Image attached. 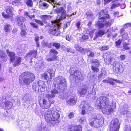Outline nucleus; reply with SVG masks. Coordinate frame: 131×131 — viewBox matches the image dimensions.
<instances>
[{
  "instance_id": "obj_1",
  "label": "nucleus",
  "mask_w": 131,
  "mask_h": 131,
  "mask_svg": "<svg viewBox=\"0 0 131 131\" xmlns=\"http://www.w3.org/2000/svg\"><path fill=\"white\" fill-rule=\"evenodd\" d=\"M108 94L107 96H102L98 98L95 104V107L97 110L101 109L103 114L111 115L114 112V109L116 108V103L112 101L110 103L108 98Z\"/></svg>"
},
{
  "instance_id": "obj_2",
  "label": "nucleus",
  "mask_w": 131,
  "mask_h": 131,
  "mask_svg": "<svg viewBox=\"0 0 131 131\" xmlns=\"http://www.w3.org/2000/svg\"><path fill=\"white\" fill-rule=\"evenodd\" d=\"M56 12L58 14H60V16L58 18H57L56 20L52 21V25L51 27L53 28L50 29L49 31V32L55 36H59L60 35V32L59 30L61 26V23H60V20L63 19L65 18L67 16L66 11L62 7H61L60 8H58L56 10ZM76 12L72 14L71 15H68L67 16L69 17L72 16V15H75Z\"/></svg>"
},
{
  "instance_id": "obj_3",
  "label": "nucleus",
  "mask_w": 131,
  "mask_h": 131,
  "mask_svg": "<svg viewBox=\"0 0 131 131\" xmlns=\"http://www.w3.org/2000/svg\"><path fill=\"white\" fill-rule=\"evenodd\" d=\"M66 80L63 77H59L55 78L54 82V84L55 85L54 88L46 95V97L48 99L54 98L56 94L66 89Z\"/></svg>"
},
{
  "instance_id": "obj_4",
  "label": "nucleus",
  "mask_w": 131,
  "mask_h": 131,
  "mask_svg": "<svg viewBox=\"0 0 131 131\" xmlns=\"http://www.w3.org/2000/svg\"><path fill=\"white\" fill-rule=\"evenodd\" d=\"M59 112L55 109L51 108L47 110L44 113V117L46 122L50 125L54 126L59 123Z\"/></svg>"
},
{
  "instance_id": "obj_5",
  "label": "nucleus",
  "mask_w": 131,
  "mask_h": 131,
  "mask_svg": "<svg viewBox=\"0 0 131 131\" xmlns=\"http://www.w3.org/2000/svg\"><path fill=\"white\" fill-rule=\"evenodd\" d=\"M108 12L106 10H101L100 13V15H105L106 16H99L98 17L99 20L96 23L95 26L99 28H103L105 25L110 26L111 25V20L109 18V15L107 14Z\"/></svg>"
},
{
  "instance_id": "obj_6",
  "label": "nucleus",
  "mask_w": 131,
  "mask_h": 131,
  "mask_svg": "<svg viewBox=\"0 0 131 131\" xmlns=\"http://www.w3.org/2000/svg\"><path fill=\"white\" fill-rule=\"evenodd\" d=\"M103 57L107 64H109L111 63V64L113 65V69L115 72L118 73L122 71V66L119 63H114V62L115 61V59L114 58H109L110 53L109 52L104 53L103 55Z\"/></svg>"
},
{
  "instance_id": "obj_7",
  "label": "nucleus",
  "mask_w": 131,
  "mask_h": 131,
  "mask_svg": "<svg viewBox=\"0 0 131 131\" xmlns=\"http://www.w3.org/2000/svg\"><path fill=\"white\" fill-rule=\"evenodd\" d=\"M35 78V76L33 74L29 72H25L20 75L19 82L22 85H27L34 80Z\"/></svg>"
},
{
  "instance_id": "obj_8",
  "label": "nucleus",
  "mask_w": 131,
  "mask_h": 131,
  "mask_svg": "<svg viewBox=\"0 0 131 131\" xmlns=\"http://www.w3.org/2000/svg\"><path fill=\"white\" fill-rule=\"evenodd\" d=\"M90 124L92 127H98L103 124L104 118L102 115L93 114L90 118Z\"/></svg>"
},
{
  "instance_id": "obj_9",
  "label": "nucleus",
  "mask_w": 131,
  "mask_h": 131,
  "mask_svg": "<svg viewBox=\"0 0 131 131\" xmlns=\"http://www.w3.org/2000/svg\"><path fill=\"white\" fill-rule=\"evenodd\" d=\"M46 85L44 82L41 81H36L32 85L33 89L35 91L44 92L46 90Z\"/></svg>"
},
{
  "instance_id": "obj_10",
  "label": "nucleus",
  "mask_w": 131,
  "mask_h": 131,
  "mask_svg": "<svg viewBox=\"0 0 131 131\" xmlns=\"http://www.w3.org/2000/svg\"><path fill=\"white\" fill-rule=\"evenodd\" d=\"M93 88L94 86H91L89 89L85 85H84L78 89V92L79 95L82 96H83L85 94L88 95L92 93Z\"/></svg>"
},
{
  "instance_id": "obj_11",
  "label": "nucleus",
  "mask_w": 131,
  "mask_h": 131,
  "mask_svg": "<svg viewBox=\"0 0 131 131\" xmlns=\"http://www.w3.org/2000/svg\"><path fill=\"white\" fill-rule=\"evenodd\" d=\"M108 31V30L106 32L105 31L100 30L97 31V30L95 29L92 30L91 29L87 30L86 33L89 34L91 37H93V33L95 32V37L94 38V39H95L97 37H102V36L104 35V34Z\"/></svg>"
},
{
  "instance_id": "obj_12",
  "label": "nucleus",
  "mask_w": 131,
  "mask_h": 131,
  "mask_svg": "<svg viewBox=\"0 0 131 131\" xmlns=\"http://www.w3.org/2000/svg\"><path fill=\"white\" fill-rule=\"evenodd\" d=\"M80 107L82 109L81 114L83 115H84L85 112H88L93 110V107L91 106L86 101L82 102Z\"/></svg>"
},
{
  "instance_id": "obj_13",
  "label": "nucleus",
  "mask_w": 131,
  "mask_h": 131,
  "mask_svg": "<svg viewBox=\"0 0 131 131\" xmlns=\"http://www.w3.org/2000/svg\"><path fill=\"white\" fill-rule=\"evenodd\" d=\"M120 124L118 119L116 118L113 119L111 122L110 125V131H119Z\"/></svg>"
},
{
  "instance_id": "obj_14",
  "label": "nucleus",
  "mask_w": 131,
  "mask_h": 131,
  "mask_svg": "<svg viewBox=\"0 0 131 131\" xmlns=\"http://www.w3.org/2000/svg\"><path fill=\"white\" fill-rule=\"evenodd\" d=\"M0 105L2 107L9 110L10 109L13 105L12 102L9 101H5L4 100L0 101Z\"/></svg>"
},
{
  "instance_id": "obj_15",
  "label": "nucleus",
  "mask_w": 131,
  "mask_h": 131,
  "mask_svg": "<svg viewBox=\"0 0 131 131\" xmlns=\"http://www.w3.org/2000/svg\"><path fill=\"white\" fill-rule=\"evenodd\" d=\"M70 74L73 76L76 80H81L83 79V77L81 73L78 71H74L71 70H69Z\"/></svg>"
},
{
  "instance_id": "obj_16",
  "label": "nucleus",
  "mask_w": 131,
  "mask_h": 131,
  "mask_svg": "<svg viewBox=\"0 0 131 131\" xmlns=\"http://www.w3.org/2000/svg\"><path fill=\"white\" fill-rule=\"evenodd\" d=\"M14 10L13 8L12 7H9L7 8L6 10V12L7 14H6L4 12L2 13V15L3 17L6 18H8L10 17H12L14 14L13 13Z\"/></svg>"
},
{
  "instance_id": "obj_17",
  "label": "nucleus",
  "mask_w": 131,
  "mask_h": 131,
  "mask_svg": "<svg viewBox=\"0 0 131 131\" xmlns=\"http://www.w3.org/2000/svg\"><path fill=\"white\" fill-rule=\"evenodd\" d=\"M50 101H48L45 99L42 100V103L40 104V106L42 108L47 109L49 108L51 106V104Z\"/></svg>"
},
{
  "instance_id": "obj_18",
  "label": "nucleus",
  "mask_w": 131,
  "mask_h": 131,
  "mask_svg": "<svg viewBox=\"0 0 131 131\" xmlns=\"http://www.w3.org/2000/svg\"><path fill=\"white\" fill-rule=\"evenodd\" d=\"M16 19L17 20L18 25L20 27H23L24 29L25 28V26L23 22L25 19V18L21 16L20 17L17 16L16 17Z\"/></svg>"
},
{
  "instance_id": "obj_19",
  "label": "nucleus",
  "mask_w": 131,
  "mask_h": 131,
  "mask_svg": "<svg viewBox=\"0 0 131 131\" xmlns=\"http://www.w3.org/2000/svg\"><path fill=\"white\" fill-rule=\"evenodd\" d=\"M82 127L80 125L72 126L68 128V131H82Z\"/></svg>"
},
{
  "instance_id": "obj_20",
  "label": "nucleus",
  "mask_w": 131,
  "mask_h": 131,
  "mask_svg": "<svg viewBox=\"0 0 131 131\" xmlns=\"http://www.w3.org/2000/svg\"><path fill=\"white\" fill-rule=\"evenodd\" d=\"M74 48L77 51L83 53L86 52V51H89V49L83 48L77 44L75 45Z\"/></svg>"
},
{
  "instance_id": "obj_21",
  "label": "nucleus",
  "mask_w": 131,
  "mask_h": 131,
  "mask_svg": "<svg viewBox=\"0 0 131 131\" xmlns=\"http://www.w3.org/2000/svg\"><path fill=\"white\" fill-rule=\"evenodd\" d=\"M6 52L7 54L10 58V62H12L16 57L15 53L13 52H9L8 50H7Z\"/></svg>"
},
{
  "instance_id": "obj_22",
  "label": "nucleus",
  "mask_w": 131,
  "mask_h": 131,
  "mask_svg": "<svg viewBox=\"0 0 131 131\" xmlns=\"http://www.w3.org/2000/svg\"><path fill=\"white\" fill-rule=\"evenodd\" d=\"M21 61V59L20 57H16L14 59L13 62V65L14 66L16 67L20 64Z\"/></svg>"
},
{
  "instance_id": "obj_23",
  "label": "nucleus",
  "mask_w": 131,
  "mask_h": 131,
  "mask_svg": "<svg viewBox=\"0 0 131 131\" xmlns=\"http://www.w3.org/2000/svg\"><path fill=\"white\" fill-rule=\"evenodd\" d=\"M37 50H31L29 53H28L27 54L26 58H28V57H30L31 60L32 59V56H33L34 57H36L37 54Z\"/></svg>"
},
{
  "instance_id": "obj_24",
  "label": "nucleus",
  "mask_w": 131,
  "mask_h": 131,
  "mask_svg": "<svg viewBox=\"0 0 131 131\" xmlns=\"http://www.w3.org/2000/svg\"><path fill=\"white\" fill-rule=\"evenodd\" d=\"M77 100L73 98H72L69 99L66 101L67 104L69 105H75L76 102Z\"/></svg>"
},
{
  "instance_id": "obj_25",
  "label": "nucleus",
  "mask_w": 131,
  "mask_h": 131,
  "mask_svg": "<svg viewBox=\"0 0 131 131\" xmlns=\"http://www.w3.org/2000/svg\"><path fill=\"white\" fill-rule=\"evenodd\" d=\"M0 57L4 61H6L7 60V56L3 51H0Z\"/></svg>"
},
{
  "instance_id": "obj_26",
  "label": "nucleus",
  "mask_w": 131,
  "mask_h": 131,
  "mask_svg": "<svg viewBox=\"0 0 131 131\" xmlns=\"http://www.w3.org/2000/svg\"><path fill=\"white\" fill-rule=\"evenodd\" d=\"M108 83L112 85H114V82L115 81L116 82L118 83H121V82L119 80L116 79H114L111 78H108Z\"/></svg>"
},
{
  "instance_id": "obj_27",
  "label": "nucleus",
  "mask_w": 131,
  "mask_h": 131,
  "mask_svg": "<svg viewBox=\"0 0 131 131\" xmlns=\"http://www.w3.org/2000/svg\"><path fill=\"white\" fill-rule=\"evenodd\" d=\"M55 71L52 69H48L47 70V72L50 74L51 79L54 75Z\"/></svg>"
},
{
  "instance_id": "obj_28",
  "label": "nucleus",
  "mask_w": 131,
  "mask_h": 131,
  "mask_svg": "<svg viewBox=\"0 0 131 131\" xmlns=\"http://www.w3.org/2000/svg\"><path fill=\"white\" fill-rule=\"evenodd\" d=\"M4 31L5 32H9L11 30L10 26L8 24H6L4 26Z\"/></svg>"
},
{
  "instance_id": "obj_29",
  "label": "nucleus",
  "mask_w": 131,
  "mask_h": 131,
  "mask_svg": "<svg viewBox=\"0 0 131 131\" xmlns=\"http://www.w3.org/2000/svg\"><path fill=\"white\" fill-rule=\"evenodd\" d=\"M43 66V62L42 61H39L38 63L35 64V67L36 68L38 69V68H41Z\"/></svg>"
},
{
  "instance_id": "obj_30",
  "label": "nucleus",
  "mask_w": 131,
  "mask_h": 131,
  "mask_svg": "<svg viewBox=\"0 0 131 131\" xmlns=\"http://www.w3.org/2000/svg\"><path fill=\"white\" fill-rule=\"evenodd\" d=\"M90 62L92 63L93 65H95L96 66H98L99 64L98 60L96 59H92L90 60Z\"/></svg>"
},
{
  "instance_id": "obj_31",
  "label": "nucleus",
  "mask_w": 131,
  "mask_h": 131,
  "mask_svg": "<svg viewBox=\"0 0 131 131\" xmlns=\"http://www.w3.org/2000/svg\"><path fill=\"white\" fill-rule=\"evenodd\" d=\"M123 114L125 117H130L131 115V113L129 112L126 110H125L122 112Z\"/></svg>"
},
{
  "instance_id": "obj_32",
  "label": "nucleus",
  "mask_w": 131,
  "mask_h": 131,
  "mask_svg": "<svg viewBox=\"0 0 131 131\" xmlns=\"http://www.w3.org/2000/svg\"><path fill=\"white\" fill-rule=\"evenodd\" d=\"M56 58V56L53 54L52 56H50L49 58L48 57H46L47 60L48 61H51L54 60Z\"/></svg>"
},
{
  "instance_id": "obj_33",
  "label": "nucleus",
  "mask_w": 131,
  "mask_h": 131,
  "mask_svg": "<svg viewBox=\"0 0 131 131\" xmlns=\"http://www.w3.org/2000/svg\"><path fill=\"white\" fill-rule=\"evenodd\" d=\"M112 4L111 7V9H113L115 7H117L120 5V3L116 4L115 3V2L114 1L112 2Z\"/></svg>"
},
{
  "instance_id": "obj_34",
  "label": "nucleus",
  "mask_w": 131,
  "mask_h": 131,
  "mask_svg": "<svg viewBox=\"0 0 131 131\" xmlns=\"http://www.w3.org/2000/svg\"><path fill=\"white\" fill-rule=\"evenodd\" d=\"M47 1L49 2L52 5H53V4H54L53 6V7L56 6V5H58L57 4V0H47Z\"/></svg>"
},
{
  "instance_id": "obj_35",
  "label": "nucleus",
  "mask_w": 131,
  "mask_h": 131,
  "mask_svg": "<svg viewBox=\"0 0 131 131\" xmlns=\"http://www.w3.org/2000/svg\"><path fill=\"white\" fill-rule=\"evenodd\" d=\"M20 28L21 30V35L22 36H24L26 34V32L25 31V30L26 29V26H25V29L23 27H20Z\"/></svg>"
},
{
  "instance_id": "obj_36",
  "label": "nucleus",
  "mask_w": 131,
  "mask_h": 131,
  "mask_svg": "<svg viewBox=\"0 0 131 131\" xmlns=\"http://www.w3.org/2000/svg\"><path fill=\"white\" fill-rule=\"evenodd\" d=\"M129 45V43L125 42L124 43L123 47V49L127 50H130V48L129 47H128L127 45Z\"/></svg>"
},
{
  "instance_id": "obj_37",
  "label": "nucleus",
  "mask_w": 131,
  "mask_h": 131,
  "mask_svg": "<svg viewBox=\"0 0 131 131\" xmlns=\"http://www.w3.org/2000/svg\"><path fill=\"white\" fill-rule=\"evenodd\" d=\"M91 68L92 71L94 72H97L99 71V68L94 66H92L91 67Z\"/></svg>"
},
{
  "instance_id": "obj_38",
  "label": "nucleus",
  "mask_w": 131,
  "mask_h": 131,
  "mask_svg": "<svg viewBox=\"0 0 131 131\" xmlns=\"http://www.w3.org/2000/svg\"><path fill=\"white\" fill-rule=\"evenodd\" d=\"M88 49H89V51H86V52H88V55L89 57H93L94 56V53L93 52L90 51V50L89 49V48Z\"/></svg>"
},
{
  "instance_id": "obj_39",
  "label": "nucleus",
  "mask_w": 131,
  "mask_h": 131,
  "mask_svg": "<svg viewBox=\"0 0 131 131\" xmlns=\"http://www.w3.org/2000/svg\"><path fill=\"white\" fill-rule=\"evenodd\" d=\"M24 16L28 18V17L30 18H34L35 17L34 15L30 16L29 14L27 12H25L24 14Z\"/></svg>"
},
{
  "instance_id": "obj_40",
  "label": "nucleus",
  "mask_w": 131,
  "mask_h": 131,
  "mask_svg": "<svg viewBox=\"0 0 131 131\" xmlns=\"http://www.w3.org/2000/svg\"><path fill=\"white\" fill-rule=\"evenodd\" d=\"M52 45L53 46L55 47L57 49H59L60 47V44L57 43H52Z\"/></svg>"
},
{
  "instance_id": "obj_41",
  "label": "nucleus",
  "mask_w": 131,
  "mask_h": 131,
  "mask_svg": "<svg viewBox=\"0 0 131 131\" xmlns=\"http://www.w3.org/2000/svg\"><path fill=\"white\" fill-rule=\"evenodd\" d=\"M79 122L82 124L85 123L86 122L85 117H81L79 120Z\"/></svg>"
},
{
  "instance_id": "obj_42",
  "label": "nucleus",
  "mask_w": 131,
  "mask_h": 131,
  "mask_svg": "<svg viewBox=\"0 0 131 131\" xmlns=\"http://www.w3.org/2000/svg\"><path fill=\"white\" fill-rule=\"evenodd\" d=\"M65 50L67 52H70L71 53H74V51L70 48H66Z\"/></svg>"
},
{
  "instance_id": "obj_43",
  "label": "nucleus",
  "mask_w": 131,
  "mask_h": 131,
  "mask_svg": "<svg viewBox=\"0 0 131 131\" xmlns=\"http://www.w3.org/2000/svg\"><path fill=\"white\" fill-rule=\"evenodd\" d=\"M32 0H27L26 4L27 5L30 7L32 6Z\"/></svg>"
},
{
  "instance_id": "obj_44",
  "label": "nucleus",
  "mask_w": 131,
  "mask_h": 131,
  "mask_svg": "<svg viewBox=\"0 0 131 131\" xmlns=\"http://www.w3.org/2000/svg\"><path fill=\"white\" fill-rule=\"evenodd\" d=\"M124 131H130V127L128 125L125 126L124 128Z\"/></svg>"
},
{
  "instance_id": "obj_45",
  "label": "nucleus",
  "mask_w": 131,
  "mask_h": 131,
  "mask_svg": "<svg viewBox=\"0 0 131 131\" xmlns=\"http://www.w3.org/2000/svg\"><path fill=\"white\" fill-rule=\"evenodd\" d=\"M41 18L43 20L48 19L50 17L49 15H43L41 16Z\"/></svg>"
},
{
  "instance_id": "obj_46",
  "label": "nucleus",
  "mask_w": 131,
  "mask_h": 131,
  "mask_svg": "<svg viewBox=\"0 0 131 131\" xmlns=\"http://www.w3.org/2000/svg\"><path fill=\"white\" fill-rule=\"evenodd\" d=\"M41 75L42 78L45 80H47L48 77L47 74L46 73H43Z\"/></svg>"
},
{
  "instance_id": "obj_47",
  "label": "nucleus",
  "mask_w": 131,
  "mask_h": 131,
  "mask_svg": "<svg viewBox=\"0 0 131 131\" xmlns=\"http://www.w3.org/2000/svg\"><path fill=\"white\" fill-rule=\"evenodd\" d=\"M35 21L36 23L40 25L41 26H42L43 25V24L40 20L37 19H35Z\"/></svg>"
},
{
  "instance_id": "obj_48",
  "label": "nucleus",
  "mask_w": 131,
  "mask_h": 131,
  "mask_svg": "<svg viewBox=\"0 0 131 131\" xmlns=\"http://www.w3.org/2000/svg\"><path fill=\"white\" fill-rule=\"evenodd\" d=\"M128 37V35L126 33H125L122 35V38L124 39H127Z\"/></svg>"
},
{
  "instance_id": "obj_49",
  "label": "nucleus",
  "mask_w": 131,
  "mask_h": 131,
  "mask_svg": "<svg viewBox=\"0 0 131 131\" xmlns=\"http://www.w3.org/2000/svg\"><path fill=\"white\" fill-rule=\"evenodd\" d=\"M121 41L120 40H119L115 42L116 46H119L121 44Z\"/></svg>"
},
{
  "instance_id": "obj_50",
  "label": "nucleus",
  "mask_w": 131,
  "mask_h": 131,
  "mask_svg": "<svg viewBox=\"0 0 131 131\" xmlns=\"http://www.w3.org/2000/svg\"><path fill=\"white\" fill-rule=\"evenodd\" d=\"M74 114L73 113H70L68 115V117L69 118H71L73 117Z\"/></svg>"
},
{
  "instance_id": "obj_51",
  "label": "nucleus",
  "mask_w": 131,
  "mask_h": 131,
  "mask_svg": "<svg viewBox=\"0 0 131 131\" xmlns=\"http://www.w3.org/2000/svg\"><path fill=\"white\" fill-rule=\"evenodd\" d=\"M48 42L46 41H43L42 42L41 44L44 46L47 47Z\"/></svg>"
},
{
  "instance_id": "obj_52",
  "label": "nucleus",
  "mask_w": 131,
  "mask_h": 131,
  "mask_svg": "<svg viewBox=\"0 0 131 131\" xmlns=\"http://www.w3.org/2000/svg\"><path fill=\"white\" fill-rule=\"evenodd\" d=\"M50 52L51 53H53L54 54H58V52L55 49H52L51 50Z\"/></svg>"
},
{
  "instance_id": "obj_53",
  "label": "nucleus",
  "mask_w": 131,
  "mask_h": 131,
  "mask_svg": "<svg viewBox=\"0 0 131 131\" xmlns=\"http://www.w3.org/2000/svg\"><path fill=\"white\" fill-rule=\"evenodd\" d=\"M81 23L80 21H78L77 23L76 24V26L77 27V29L78 30H79L80 27V26Z\"/></svg>"
},
{
  "instance_id": "obj_54",
  "label": "nucleus",
  "mask_w": 131,
  "mask_h": 131,
  "mask_svg": "<svg viewBox=\"0 0 131 131\" xmlns=\"http://www.w3.org/2000/svg\"><path fill=\"white\" fill-rule=\"evenodd\" d=\"M108 49V47L106 46H103L100 49V50H107Z\"/></svg>"
},
{
  "instance_id": "obj_55",
  "label": "nucleus",
  "mask_w": 131,
  "mask_h": 131,
  "mask_svg": "<svg viewBox=\"0 0 131 131\" xmlns=\"http://www.w3.org/2000/svg\"><path fill=\"white\" fill-rule=\"evenodd\" d=\"M66 39L67 40L70 41L71 39V38L70 35H66Z\"/></svg>"
},
{
  "instance_id": "obj_56",
  "label": "nucleus",
  "mask_w": 131,
  "mask_h": 131,
  "mask_svg": "<svg viewBox=\"0 0 131 131\" xmlns=\"http://www.w3.org/2000/svg\"><path fill=\"white\" fill-rule=\"evenodd\" d=\"M119 12L117 11L116 12H115L114 13L113 15L115 17H119Z\"/></svg>"
},
{
  "instance_id": "obj_57",
  "label": "nucleus",
  "mask_w": 131,
  "mask_h": 131,
  "mask_svg": "<svg viewBox=\"0 0 131 131\" xmlns=\"http://www.w3.org/2000/svg\"><path fill=\"white\" fill-rule=\"evenodd\" d=\"M86 15L88 17H91L93 16V14L90 11L86 13Z\"/></svg>"
},
{
  "instance_id": "obj_58",
  "label": "nucleus",
  "mask_w": 131,
  "mask_h": 131,
  "mask_svg": "<svg viewBox=\"0 0 131 131\" xmlns=\"http://www.w3.org/2000/svg\"><path fill=\"white\" fill-rule=\"evenodd\" d=\"M30 24L33 27L36 28H38L36 24L35 23H31Z\"/></svg>"
},
{
  "instance_id": "obj_59",
  "label": "nucleus",
  "mask_w": 131,
  "mask_h": 131,
  "mask_svg": "<svg viewBox=\"0 0 131 131\" xmlns=\"http://www.w3.org/2000/svg\"><path fill=\"white\" fill-rule=\"evenodd\" d=\"M82 38L84 40L87 39L88 38V37L87 35H84L82 36Z\"/></svg>"
},
{
  "instance_id": "obj_60",
  "label": "nucleus",
  "mask_w": 131,
  "mask_h": 131,
  "mask_svg": "<svg viewBox=\"0 0 131 131\" xmlns=\"http://www.w3.org/2000/svg\"><path fill=\"white\" fill-rule=\"evenodd\" d=\"M112 0H104V3L105 4H106L110 2Z\"/></svg>"
},
{
  "instance_id": "obj_61",
  "label": "nucleus",
  "mask_w": 131,
  "mask_h": 131,
  "mask_svg": "<svg viewBox=\"0 0 131 131\" xmlns=\"http://www.w3.org/2000/svg\"><path fill=\"white\" fill-rule=\"evenodd\" d=\"M131 24L129 23H126L125 24L124 27H128L130 26Z\"/></svg>"
},
{
  "instance_id": "obj_62",
  "label": "nucleus",
  "mask_w": 131,
  "mask_h": 131,
  "mask_svg": "<svg viewBox=\"0 0 131 131\" xmlns=\"http://www.w3.org/2000/svg\"><path fill=\"white\" fill-rule=\"evenodd\" d=\"M43 6L45 8H47L48 6V4L46 3H44L42 4Z\"/></svg>"
},
{
  "instance_id": "obj_63",
  "label": "nucleus",
  "mask_w": 131,
  "mask_h": 131,
  "mask_svg": "<svg viewBox=\"0 0 131 131\" xmlns=\"http://www.w3.org/2000/svg\"><path fill=\"white\" fill-rule=\"evenodd\" d=\"M35 41L36 42H38V41L39 40V37L37 36H36L35 37Z\"/></svg>"
},
{
  "instance_id": "obj_64",
  "label": "nucleus",
  "mask_w": 131,
  "mask_h": 131,
  "mask_svg": "<svg viewBox=\"0 0 131 131\" xmlns=\"http://www.w3.org/2000/svg\"><path fill=\"white\" fill-rule=\"evenodd\" d=\"M120 58L121 60H124L125 58V56L124 55H121L120 56Z\"/></svg>"
}]
</instances>
